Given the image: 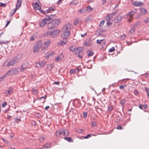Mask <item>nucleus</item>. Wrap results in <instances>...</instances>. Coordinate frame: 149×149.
Segmentation results:
<instances>
[{"label": "nucleus", "mask_w": 149, "mask_h": 149, "mask_svg": "<svg viewBox=\"0 0 149 149\" xmlns=\"http://www.w3.org/2000/svg\"><path fill=\"white\" fill-rule=\"evenodd\" d=\"M59 24V20L58 19H54L51 21L48 22L47 27L48 29L51 30L56 27Z\"/></svg>", "instance_id": "f257e3e1"}, {"label": "nucleus", "mask_w": 149, "mask_h": 149, "mask_svg": "<svg viewBox=\"0 0 149 149\" xmlns=\"http://www.w3.org/2000/svg\"><path fill=\"white\" fill-rule=\"evenodd\" d=\"M52 15H46L41 21L39 22V26L41 27H43L47 24L49 22L51 21L52 18L50 16Z\"/></svg>", "instance_id": "f03ea898"}, {"label": "nucleus", "mask_w": 149, "mask_h": 149, "mask_svg": "<svg viewBox=\"0 0 149 149\" xmlns=\"http://www.w3.org/2000/svg\"><path fill=\"white\" fill-rule=\"evenodd\" d=\"M60 31L59 30H56L53 31H48L46 33L45 35L51 38H55L59 34Z\"/></svg>", "instance_id": "7ed1b4c3"}, {"label": "nucleus", "mask_w": 149, "mask_h": 149, "mask_svg": "<svg viewBox=\"0 0 149 149\" xmlns=\"http://www.w3.org/2000/svg\"><path fill=\"white\" fill-rule=\"evenodd\" d=\"M62 134H63L65 136H66L68 135L69 134L67 130H64L63 129L58 130L56 132V135L57 136H58Z\"/></svg>", "instance_id": "20e7f679"}, {"label": "nucleus", "mask_w": 149, "mask_h": 149, "mask_svg": "<svg viewBox=\"0 0 149 149\" xmlns=\"http://www.w3.org/2000/svg\"><path fill=\"white\" fill-rule=\"evenodd\" d=\"M42 46V42L41 41L39 40L37 42L35 45L33 52L34 53H36L37 52L41 46Z\"/></svg>", "instance_id": "39448f33"}, {"label": "nucleus", "mask_w": 149, "mask_h": 149, "mask_svg": "<svg viewBox=\"0 0 149 149\" xmlns=\"http://www.w3.org/2000/svg\"><path fill=\"white\" fill-rule=\"evenodd\" d=\"M22 0H17V3L16 4V7L15 8L13 9L14 10L13 12V14H14V13L21 6Z\"/></svg>", "instance_id": "423d86ee"}, {"label": "nucleus", "mask_w": 149, "mask_h": 149, "mask_svg": "<svg viewBox=\"0 0 149 149\" xmlns=\"http://www.w3.org/2000/svg\"><path fill=\"white\" fill-rule=\"evenodd\" d=\"M63 33L61 34V37L63 39L66 38L68 37L70 34V33L69 31H63Z\"/></svg>", "instance_id": "0eeeda50"}, {"label": "nucleus", "mask_w": 149, "mask_h": 149, "mask_svg": "<svg viewBox=\"0 0 149 149\" xmlns=\"http://www.w3.org/2000/svg\"><path fill=\"white\" fill-rule=\"evenodd\" d=\"M112 19V15L111 13L110 14H108L105 17V19L107 22V26H110L112 24V23L110 22V21Z\"/></svg>", "instance_id": "6e6552de"}, {"label": "nucleus", "mask_w": 149, "mask_h": 149, "mask_svg": "<svg viewBox=\"0 0 149 149\" xmlns=\"http://www.w3.org/2000/svg\"><path fill=\"white\" fill-rule=\"evenodd\" d=\"M20 59V55H18L14 57L11 61L12 66L14 65L15 63L17 62Z\"/></svg>", "instance_id": "1a4fd4ad"}, {"label": "nucleus", "mask_w": 149, "mask_h": 149, "mask_svg": "<svg viewBox=\"0 0 149 149\" xmlns=\"http://www.w3.org/2000/svg\"><path fill=\"white\" fill-rule=\"evenodd\" d=\"M51 43V41L50 40H48L46 42H44V44L45 45V46L43 47L42 49L41 50L42 52H44L45 50V49L47 47L50 45Z\"/></svg>", "instance_id": "9d476101"}, {"label": "nucleus", "mask_w": 149, "mask_h": 149, "mask_svg": "<svg viewBox=\"0 0 149 149\" xmlns=\"http://www.w3.org/2000/svg\"><path fill=\"white\" fill-rule=\"evenodd\" d=\"M72 27V25L70 23L66 24L63 27L62 30L69 31V30Z\"/></svg>", "instance_id": "9b49d317"}, {"label": "nucleus", "mask_w": 149, "mask_h": 149, "mask_svg": "<svg viewBox=\"0 0 149 149\" xmlns=\"http://www.w3.org/2000/svg\"><path fill=\"white\" fill-rule=\"evenodd\" d=\"M122 17L120 15H118L116 16L113 19V22L115 23H118L120 22L122 19Z\"/></svg>", "instance_id": "f8f14e48"}, {"label": "nucleus", "mask_w": 149, "mask_h": 149, "mask_svg": "<svg viewBox=\"0 0 149 149\" xmlns=\"http://www.w3.org/2000/svg\"><path fill=\"white\" fill-rule=\"evenodd\" d=\"M45 64L46 63L44 61L38 62L36 63V67L41 68L43 67Z\"/></svg>", "instance_id": "ddd939ff"}, {"label": "nucleus", "mask_w": 149, "mask_h": 149, "mask_svg": "<svg viewBox=\"0 0 149 149\" xmlns=\"http://www.w3.org/2000/svg\"><path fill=\"white\" fill-rule=\"evenodd\" d=\"M132 4L134 6H136L141 7L143 5V3L141 2L134 1Z\"/></svg>", "instance_id": "4468645a"}, {"label": "nucleus", "mask_w": 149, "mask_h": 149, "mask_svg": "<svg viewBox=\"0 0 149 149\" xmlns=\"http://www.w3.org/2000/svg\"><path fill=\"white\" fill-rule=\"evenodd\" d=\"M96 42L97 44H101L102 46H104L105 45V42L104 39L97 40Z\"/></svg>", "instance_id": "2eb2a0df"}, {"label": "nucleus", "mask_w": 149, "mask_h": 149, "mask_svg": "<svg viewBox=\"0 0 149 149\" xmlns=\"http://www.w3.org/2000/svg\"><path fill=\"white\" fill-rule=\"evenodd\" d=\"M82 51V49L80 48H75L73 53L75 54H80L81 53Z\"/></svg>", "instance_id": "dca6fc26"}, {"label": "nucleus", "mask_w": 149, "mask_h": 149, "mask_svg": "<svg viewBox=\"0 0 149 149\" xmlns=\"http://www.w3.org/2000/svg\"><path fill=\"white\" fill-rule=\"evenodd\" d=\"M137 10L136 9H134L131 11V12L128 14V15L130 18L132 17V16L135 15L137 13Z\"/></svg>", "instance_id": "f3484780"}, {"label": "nucleus", "mask_w": 149, "mask_h": 149, "mask_svg": "<svg viewBox=\"0 0 149 149\" xmlns=\"http://www.w3.org/2000/svg\"><path fill=\"white\" fill-rule=\"evenodd\" d=\"M13 89L12 87H10L7 90H6L5 91V93L8 95H10L13 93Z\"/></svg>", "instance_id": "a211bd4d"}, {"label": "nucleus", "mask_w": 149, "mask_h": 149, "mask_svg": "<svg viewBox=\"0 0 149 149\" xmlns=\"http://www.w3.org/2000/svg\"><path fill=\"white\" fill-rule=\"evenodd\" d=\"M63 57H64V56H63L62 53L59 55L58 56L55 57V61L56 62H57L62 59Z\"/></svg>", "instance_id": "6ab92c4d"}, {"label": "nucleus", "mask_w": 149, "mask_h": 149, "mask_svg": "<svg viewBox=\"0 0 149 149\" xmlns=\"http://www.w3.org/2000/svg\"><path fill=\"white\" fill-rule=\"evenodd\" d=\"M67 42V40L66 39H63L60 42L58 43V44L59 46L60 45H65Z\"/></svg>", "instance_id": "aec40b11"}, {"label": "nucleus", "mask_w": 149, "mask_h": 149, "mask_svg": "<svg viewBox=\"0 0 149 149\" xmlns=\"http://www.w3.org/2000/svg\"><path fill=\"white\" fill-rule=\"evenodd\" d=\"M55 10V8L54 7H50L47 10L45 11L46 14L49 13H51L52 11H53Z\"/></svg>", "instance_id": "412c9836"}, {"label": "nucleus", "mask_w": 149, "mask_h": 149, "mask_svg": "<svg viewBox=\"0 0 149 149\" xmlns=\"http://www.w3.org/2000/svg\"><path fill=\"white\" fill-rule=\"evenodd\" d=\"M10 65L12 66L11 61H6L3 64V66L9 67Z\"/></svg>", "instance_id": "4be33fe9"}, {"label": "nucleus", "mask_w": 149, "mask_h": 149, "mask_svg": "<svg viewBox=\"0 0 149 149\" xmlns=\"http://www.w3.org/2000/svg\"><path fill=\"white\" fill-rule=\"evenodd\" d=\"M139 11L140 13L142 14H146L147 13L146 10L143 8H140Z\"/></svg>", "instance_id": "5701e85b"}, {"label": "nucleus", "mask_w": 149, "mask_h": 149, "mask_svg": "<svg viewBox=\"0 0 149 149\" xmlns=\"http://www.w3.org/2000/svg\"><path fill=\"white\" fill-rule=\"evenodd\" d=\"M32 5L36 10H38L39 9H40V7L37 3H33Z\"/></svg>", "instance_id": "b1692460"}, {"label": "nucleus", "mask_w": 149, "mask_h": 149, "mask_svg": "<svg viewBox=\"0 0 149 149\" xmlns=\"http://www.w3.org/2000/svg\"><path fill=\"white\" fill-rule=\"evenodd\" d=\"M91 40L90 39H86L84 42L85 45L87 46L90 44Z\"/></svg>", "instance_id": "393cba45"}, {"label": "nucleus", "mask_w": 149, "mask_h": 149, "mask_svg": "<svg viewBox=\"0 0 149 149\" xmlns=\"http://www.w3.org/2000/svg\"><path fill=\"white\" fill-rule=\"evenodd\" d=\"M64 139L65 140L68 141L69 142H72L73 141V140L70 137H64Z\"/></svg>", "instance_id": "a878e982"}, {"label": "nucleus", "mask_w": 149, "mask_h": 149, "mask_svg": "<svg viewBox=\"0 0 149 149\" xmlns=\"http://www.w3.org/2000/svg\"><path fill=\"white\" fill-rule=\"evenodd\" d=\"M12 69L14 74H17L19 71V69L18 68H13Z\"/></svg>", "instance_id": "bb28decb"}, {"label": "nucleus", "mask_w": 149, "mask_h": 149, "mask_svg": "<svg viewBox=\"0 0 149 149\" xmlns=\"http://www.w3.org/2000/svg\"><path fill=\"white\" fill-rule=\"evenodd\" d=\"M32 93L34 95H36L38 93V90L37 89L36 90L35 89H33L32 91Z\"/></svg>", "instance_id": "cd10ccee"}, {"label": "nucleus", "mask_w": 149, "mask_h": 149, "mask_svg": "<svg viewBox=\"0 0 149 149\" xmlns=\"http://www.w3.org/2000/svg\"><path fill=\"white\" fill-rule=\"evenodd\" d=\"M80 21V19L79 18H77L74 22V24L75 25H77L78 24Z\"/></svg>", "instance_id": "c85d7f7f"}, {"label": "nucleus", "mask_w": 149, "mask_h": 149, "mask_svg": "<svg viewBox=\"0 0 149 149\" xmlns=\"http://www.w3.org/2000/svg\"><path fill=\"white\" fill-rule=\"evenodd\" d=\"M9 75H12L14 74L12 69L9 70L7 73Z\"/></svg>", "instance_id": "c756f323"}, {"label": "nucleus", "mask_w": 149, "mask_h": 149, "mask_svg": "<svg viewBox=\"0 0 149 149\" xmlns=\"http://www.w3.org/2000/svg\"><path fill=\"white\" fill-rule=\"evenodd\" d=\"M51 146V144L50 143H47L44 145L43 147L45 148H50Z\"/></svg>", "instance_id": "7c9ffc66"}, {"label": "nucleus", "mask_w": 149, "mask_h": 149, "mask_svg": "<svg viewBox=\"0 0 149 149\" xmlns=\"http://www.w3.org/2000/svg\"><path fill=\"white\" fill-rule=\"evenodd\" d=\"M93 8H92L90 6H88L87 7L86 10L88 12H91L93 10Z\"/></svg>", "instance_id": "2f4dec72"}, {"label": "nucleus", "mask_w": 149, "mask_h": 149, "mask_svg": "<svg viewBox=\"0 0 149 149\" xmlns=\"http://www.w3.org/2000/svg\"><path fill=\"white\" fill-rule=\"evenodd\" d=\"M78 1L77 0H73L70 3V4H76L78 3Z\"/></svg>", "instance_id": "473e14b6"}, {"label": "nucleus", "mask_w": 149, "mask_h": 149, "mask_svg": "<svg viewBox=\"0 0 149 149\" xmlns=\"http://www.w3.org/2000/svg\"><path fill=\"white\" fill-rule=\"evenodd\" d=\"M46 96H45V97H42L39 98V100H42V103H44L45 101V100L46 99Z\"/></svg>", "instance_id": "72a5a7b5"}, {"label": "nucleus", "mask_w": 149, "mask_h": 149, "mask_svg": "<svg viewBox=\"0 0 149 149\" xmlns=\"http://www.w3.org/2000/svg\"><path fill=\"white\" fill-rule=\"evenodd\" d=\"M28 65V63L26 62L25 63L23 64L21 66H22V67H24L26 69L27 68Z\"/></svg>", "instance_id": "f704fd0d"}, {"label": "nucleus", "mask_w": 149, "mask_h": 149, "mask_svg": "<svg viewBox=\"0 0 149 149\" xmlns=\"http://www.w3.org/2000/svg\"><path fill=\"white\" fill-rule=\"evenodd\" d=\"M93 54V53L92 51H88V56H90Z\"/></svg>", "instance_id": "c9c22d12"}, {"label": "nucleus", "mask_w": 149, "mask_h": 149, "mask_svg": "<svg viewBox=\"0 0 149 149\" xmlns=\"http://www.w3.org/2000/svg\"><path fill=\"white\" fill-rule=\"evenodd\" d=\"M75 48L74 47L72 46L70 47V49L71 51L73 53Z\"/></svg>", "instance_id": "e433bc0d"}, {"label": "nucleus", "mask_w": 149, "mask_h": 149, "mask_svg": "<svg viewBox=\"0 0 149 149\" xmlns=\"http://www.w3.org/2000/svg\"><path fill=\"white\" fill-rule=\"evenodd\" d=\"M104 20H103L100 23L99 25V26L100 27H102L104 25Z\"/></svg>", "instance_id": "4c0bfd02"}, {"label": "nucleus", "mask_w": 149, "mask_h": 149, "mask_svg": "<svg viewBox=\"0 0 149 149\" xmlns=\"http://www.w3.org/2000/svg\"><path fill=\"white\" fill-rule=\"evenodd\" d=\"M40 12V13L42 14H46V13L45 11H44L43 10H42L41 8L40 7V9H39L38 10Z\"/></svg>", "instance_id": "58836bf2"}, {"label": "nucleus", "mask_w": 149, "mask_h": 149, "mask_svg": "<svg viewBox=\"0 0 149 149\" xmlns=\"http://www.w3.org/2000/svg\"><path fill=\"white\" fill-rule=\"evenodd\" d=\"M126 36L125 35H123L120 36V39L122 40H123L125 39Z\"/></svg>", "instance_id": "ea45409f"}, {"label": "nucleus", "mask_w": 149, "mask_h": 149, "mask_svg": "<svg viewBox=\"0 0 149 149\" xmlns=\"http://www.w3.org/2000/svg\"><path fill=\"white\" fill-rule=\"evenodd\" d=\"M50 56V53H47L45 55L44 57L46 58H48L49 56Z\"/></svg>", "instance_id": "a19ab883"}, {"label": "nucleus", "mask_w": 149, "mask_h": 149, "mask_svg": "<svg viewBox=\"0 0 149 149\" xmlns=\"http://www.w3.org/2000/svg\"><path fill=\"white\" fill-rule=\"evenodd\" d=\"M7 103L6 102H4L2 103V106L3 107H4L7 105Z\"/></svg>", "instance_id": "79ce46f5"}, {"label": "nucleus", "mask_w": 149, "mask_h": 149, "mask_svg": "<svg viewBox=\"0 0 149 149\" xmlns=\"http://www.w3.org/2000/svg\"><path fill=\"white\" fill-rule=\"evenodd\" d=\"M116 128L118 130H122L123 129L122 126L121 125H118V127Z\"/></svg>", "instance_id": "37998d69"}, {"label": "nucleus", "mask_w": 149, "mask_h": 149, "mask_svg": "<svg viewBox=\"0 0 149 149\" xmlns=\"http://www.w3.org/2000/svg\"><path fill=\"white\" fill-rule=\"evenodd\" d=\"M14 120L15 122H20L21 121V120L19 118H17V117L15 118Z\"/></svg>", "instance_id": "c03bdc74"}, {"label": "nucleus", "mask_w": 149, "mask_h": 149, "mask_svg": "<svg viewBox=\"0 0 149 149\" xmlns=\"http://www.w3.org/2000/svg\"><path fill=\"white\" fill-rule=\"evenodd\" d=\"M88 113L86 112H84L83 113V117L84 118H86L87 116Z\"/></svg>", "instance_id": "a18cd8bd"}, {"label": "nucleus", "mask_w": 149, "mask_h": 149, "mask_svg": "<svg viewBox=\"0 0 149 149\" xmlns=\"http://www.w3.org/2000/svg\"><path fill=\"white\" fill-rule=\"evenodd\" d=\"M145 90L147 92V95L148 97H149V88H145Z\"/></svg>", "instance_id": "49530a36"}, {"label": "nucleus", "mask_w": 149, "mask_h": 149, "mask_svg": "<svg viewBox=\"0 0 149 149\" xmlns=\"http://www.w3.org/2000/svg\"><path fill=\"white\" fill-rule=\"evenodd\" d=\"M91 136V134H88L86 136H84L83 138L85 139H87L89 137H90Z\"/></svg>", "instance_id": "de8ad7c7"}, {"label": "nucleus", "mask_w": 149, "mask_h": 149, "mask_svg": "<svg viewBox=\"0 0 149 149\" xmlns=\"http://www.w3.org/2000/svg\"><path fill=\"white\" fill-rule=\"evenodd\" d=\"M26 68H24V67H22V66H21L20 68V70L21 72H23V71L25 70Z\"/></svg>", "instance_id": "09e8293b"}, {"label": "nucleus", "mask_w": 149, "mask_h": 149, "mask_svg": "<svg viewBox=\"0 0 149 149\" xmlns=\"http://www.w3.org/2000/svg\"><path fill=\"white\" fill-rule=\"evenodd\" d=\"M35 36L34 35H33L30 38V40L31 41H32L35 38Z\"/></svg>", "instance_id": "8fccbe9b"}, {"label": "nucleus", "mask_w": 149, "mask_h": 149, "mask_svg": "<svg viewBox=\"0 0 149 149\" xmlns=\"http://www.w3.org/2000/svg\"><path fill=\"white\" fill-rule=\"evenodd\" d=\"M135 31L134 29V28L131 29L130 31V32L131 33H132L134 32Z\"/></svg>", "instance_id": "3c124183"}, {"label": "nucleus", "mask_w": 149, "mask_h": 149, "mask_svg": "<svg viewBox=\"0 0 149 149\" xmlns=\"http://www.w3.org/2000/svg\"><path fill=\"white\" fill-rule=\"evenodd\" d=\"M125 103V100H121L120 102V104L122 105L123 106L124 104Z\"/></svg>", "instance_id": "603ef678"}, {"label": "nucleus", "mask_w": 149, "mask_h": 149, "mask_svg": "<svg viewBox=\"0 0 149 149\" xmlns=\"http://www.w3.org/2000/svg\"><path fill=\"white\" fill-rule=\"evenodd\" d=\"M8 43V42L7 41H1V42L0 41V45L2 44H7Z\"/></svg>", "instance_id": "864d4df0"}, {"label": "nucleus", "mask_w": 149, "mask_h": 149, "mask_svg": "<svg viewBox=\"0 0 149 149\" xmlns=\"http://www.w3.org/2000/svg\"><path fill=\"white\" fill-rule=\"evenodd\" d=\"M140 24V23L139 22H136L135 24H134V27H135L139 25Z\"/></svg>", "instance_id": "5fc2aeb1"}, {"label": "nucleus", "mask_w": 149, "mask_h": 149, "mask_svg": "<svg viewBox=\"0 0 149 149\" xmlns=\"http://www.w3.org/2000/svg\"><path fill=\"white\" fill-rule=\"evenodd\" d=\"M138 93H139L138 91L137 90L135 89L134 90V95H137L138 94Z\"/></svg>", "instance_id": "6e6d98bb"}, {"label": "nucleus", "mask_w": 149, "mask_h": 149, "mask_svg": "<svg viewBox=\"0 0 149 149\" xmlns=\"http://www.w3.org/2000/svg\"><path fill=\"white\" fill-rule=\"evenodd\" d=\"M92 125L93 127H95L96 126V123L94 121L92 122Z\"/></svg>", "instance_id": "4d7b16f0"}, {"label": "nucleus", "mask_w": 149, "mask_h": 149, "mask_svg": "<svg viewBox=\"0 0 149 149\" xmlns=\"http://www.w3.org/2000/svg\"><path fill=\"white\" fill-rule=\"evenodd\" d=\"M75 71V70L73 69H72L70 70V74H72L74 73Z\"/></svg>", "instance_id": "13d9d810"}, {"label": "nucleus", "mask_w": 149, "mask_h": 149, "mask_svg": "<svg viewBox=\"0 0 149 149\" xmlns=\"http://www.w3.org/2000/svg\"><path fill=\"white\" fill-rule=\"evenodd\" d=\"M6 4L3 3H0V6L1 7H5L6 6Z\"/></svg>", "instance_id": "bf43d9fd"}, {"label": "nucleus", "mask_w": 149, "mask_h": 149, "mask_svg": "<svg viewBox=\"0 0 149 149\" xmlns=\"http://www.w3.org/2000/svg\"><path fill=\"white\" fill-rule=\"evenodd\" d=\"M143 22L144 23H148L149 22V20L148 19H146L144 20Z\"/></svg>", "instance_id": "052dcab7"}, {"label": "nucleus", "mask_w": 149, "mask_h": 149, "mask_svg": "<svg viewBox=\"0 0 149 149\" xmlns=\"http://www.w3.org/2000/svg\"><path fill=\"white\" fill-rule=\"evenodd\" d=\"M108 111L109 112H110L112 111V107L111 106L108 107Z\"/></svg>", "instance_id": "680f3d73"}, {"label": "nucleus", "mask_w": 149, "mask_h": 149, "mask_svg": "<svg viewBox=\"0 0 149 149\" xmlns=\"http://www.w3.org/2000/svg\"><path fill=\"white\" fill-rule=\"evenodd\" d=\"M44 139V137H41L40 139V141L41 142H42L43 141V140Z\"/></svg>", "instance_id": "e2e57ef3"}, {"label": "nucleus", "mask_w": 149, "mask_h": 149, "mask_svg": "<svg viewBox=\"0 0 149 149\" xmlns=\"http://www.w3.org/2000/svg\"><path fill=\"white\" fill-rule=\"evenodd\" d=\"M62 1V0H59L58 2L57 3V4L58 5L60 4L61 3Z\"/></svg>", "instance_id": "0e129e2a"}, {"label": "nucleus", "mask_w": 149, "mask_h": 149, "mask_svg": "<svg viewBox=\"0 0 149 149\" xmlns=\"http://www.w3.org/2000/svg\"><path fill=\"white\" fill-rule=\"evenodd\" d=\"M125 86H124L123 85L120 86H119V88L120 89H123L125 87Z\"/></svg>", "instance_id": "69168bd1"}, {"label": "nucleus", "mask_w": 149, "mask_h": 149, "mask_svg": "<svg viewBox=\"0 0 149 149\" xmlns=\"http://www.w3.org/2000/svg\"><path fill=\"white\" fill-rule=\"evenodd\" d=\"M49 53H50V56H52L54 54V52H49Z\"/></svg>", "instance_id": "338daca9"}, {"label": "nucleus", "mask_w": 149, "mask_h": 149, "mask_svg": "<svg viewBox=\"0 0 149 149\" xmlns=\"http://www.w3.org/2000/svg\"><path fill=\"white\" fill-rule=\"evenodd\" d=\"M2 140L5 143H7V140L3 138H2Z\"/></svg>", "instance_id": "774afa93"}]
</instances>
